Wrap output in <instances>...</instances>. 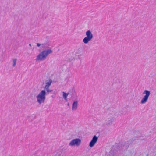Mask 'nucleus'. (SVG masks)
<instances>
[{"mask_svg": "<svg viewBox=\"0 0 156 156\" xmlns=\"http://www.w3.org/2000/svg\"><path fill=\"white\" fill-rule=\"evenodd\" d=\"M52 52V51L51 50L44 51L37 56V59L38 60H44L47 57L48 54L51 53Z\"/></svg>", "mask_w": 156, "mask_h": 156, "instance_id": "1", "label": "nucleus"}, {"mask_svg": "<svg viewBox=\"0 0 156 156\" xmlns=\"http://www.w3.org/2000/svg\"><path fill=\"white\" fill-rule=\"evenodd\" d=\"M45 92L44 90L42 91L37 96V101L41 103L43 102L45 99Z\"/></svg>", "mask_w": 156, "mask_h": 156, "instance_id": "2", "label": "nucleus"}, {"mask_svg": "<svg viewBox=\"0 0 156 156\" xmlns=\"http://www.w3.org/2000/svg\"><path fill=\"white\" fill-rule=\"evenodd\" d=\"M87 37H85L83 41L85 44L87 43L93 38V35L90 30L87 31L86 32Z\"/></svg>", "mask_w": 156, "mask_h": 156, "instance_id": "3", "label": "nucleus"}, {"mask_svg": "<svg viewBox=\"0 0 156 156\" xmlns=\"http://www.w3.org/2000/svg\"><path fill=\"white\" fill-rule=\"evenodd\" d=\"M144 94H146V95L143 97L141 101V103L144 104L147 101L148 97L150 94V92L147 90H145L143 93Z\"/></svg>", "mask_w": 156, "mask_h": 156, "instance_id": "4", "label": "nucleus"}, {"mask_svg": "<svg viewBox=\"0 0 156 156\" xmlns=\"http://www.w3.org/2000/svg\"><path fill=\"white\" fill-rule=\"evenodd\" d=\"M80 140L79 139H76L72 140L70 143L69 145L71 146H73L75 145L78 146L80 144Z\"/></svg>", "mask_w": 156, "mask_h": 156, "instance_id": "5", "label": "nucleus"}, {"mask_svg": "<svg viewBox=\"0 0 156 156\" xmlns=\"http://www.w3.org/2000/svg\"><path fill=\"white\" fill-rule=\"evenodd\" d=\"M98 140V137L95 135L94 136L92 140L90 143L89 146L90 147L93 146L97 142Z\"/></svg>", "mask_w": 156, "mask_h": 156, "instance_id": "6", "label": "nucleus"}, {"mask_svg": "<svg viewBox=\"0 0 156 156\" xmlns=\"http://www.w3.org/2000/svg\"><path fill=\"white\" fill-rule=\"evenodd\" d=\"M51 82L52 81L51 80H50L49 82H47L46 83L45 88L46 90L48 92H50L52 91L51 90H50L49 89V86L51 85Z\"/></svg>", "mask_w": 156, "mask_h": 156, "instance_id": "7", "label": "nucleus"}, {"mask_svg": "<svg viewBox=\"0 0 156 156\" xmlns=\"http://www.w3.org/2000/svg\"><path fill=\"white\" fill-rule=\"evenodd\" d=\"M78 105V102L77 101H75L73 104L72 106V109L73 110H75L76 109Z\"/></svg>", "mask_w": 156, "mask_h": 156, "instance_id": "8", "label": "nucleus"}, {"mask_svg": "<svg viewBox=\"0 0 156 156\" xmlns=\"http://www.w3.org/2000/svg\"><path fill=\"white\" fill-rule=\"evenodd\" d=\"M63 97L65 99H66V98L68 95V94H66L64 92H63Z\"/></svg>", "mask_w": 156, "mask_h": 156, "instance_id": "9", "label": "nucleus"}, {"mask_svg": "<svg viewBox=\"0 0 156 156\" xmlns=\"http://www.w3.org/2000/svg\"><path fill=\"white\" fill-rule=\"evenodd\" d=\"M16 59H13V66H15L16 64Z\"/></svg>", "mask_w": 156, "mask_h": 156, "instance_id": "10", "label": "nucleus"}, {"mask_svg": "<svg viewBox=\"0 0 156 156\" xmlns=\"http://www.w3.org/2000/svg\"><path fill=\"white\" fill-rule=\"evenodd\" d=\"M37 46H38V47H39V46H40L41 44H39V43H37Z\"/></svg>", "mask_w": 156, "mask_h": 156, "instance_id": "11", "label": "nucleus"}]
</instances>
